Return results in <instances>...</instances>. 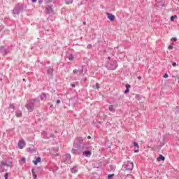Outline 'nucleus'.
I'll use <instances>...</instances> for the list:
<instances>
[{"mask_svg":"<svg viewBox=\"0 0 179 179\" xmlns=\"http://www.w3.org/2000/svg\"><path fill=\"white\" fill-rule=\"evenodd\" d=\"M87 139H92V136H87Z\"/></svg>","mask_w":179,"mask_h":179,"instance_id":"52","label":"nucleus"},{"mask_svg":"<svg viewBox=\"0 0 179 179\" xmlns=\"http://www.w3.org/2000/svg\"><path fill=\"white\" fill-rule=\"evenodd\" d=\"M164 160H166V157H164V156L160 155L158 157H157V161L158 162H164Z\"/></svg>","mask_w":179,"mask_h":179,"instance_id":"21","label":"nucleus"},{"mask_svg":"<svg viewBox=\"0 0 179 179\" xmlns=\"http://www.w3.org/2000/svg\"><path fill=\"white\" fill-rule=\"evenodd\" d=\"M78 155H79V148H77V149L73 148L71 150V153H73V155H76V153H78Z\"/></svg>","mask_w":179,"mask_h":179,"instance_id":"24","label":"nucleus"},{"mask_svg":"<svg viewBox=\"0 0 179 179\" xmlns=\"http://www.w3.org/2000/svg\"><path fill=\"white\" fill-rule=\"evenodd\" d=\"M38 171H40V173H41V171H43V167L40 166V167H37V168L31 169V173H32L34 179H37V173Z\"/></svg>","mask_w":179,"mask_h":179,"instance_id":"8","label":"nucleus"},{"mask_svg":"<svg viewBox=\"0 0 179 179\" xmlns=\"http://www.w3.org/2000/svg\"><path fill=\"white\" fill-rule=\"evenodd\" d=\"M83 24H86V22H83Z\"/></svg>","mask_w":179,"mask_h":179,"instance_id":"56","label":"nucleus"},{"mask_svg":"<svg viewBox=\"0 0 179 179\" xmlns=\"http://www.w3.org/2000/svg\"><path fill=\"white\" fill-rule=\"evenodd\" d=\"M27 152L29 153H36V148L34 145H30L29 148H27Z\"/></svg>","mask_w":179,"mask_h":179,"instance_id":"13","label":"nucleus"},{"mask_svg":"<svg viewBox=\"0 0 179 179\" xmlns=\"http://www.w3.org/2000/svg\"><path fill=\"white\" fill-rule=\"evenodd\" d=\"M73 58H74L73 55H69V61H73Z\"/></svg>","mask_w":179,"mask_h":179,"instance_id":"30","label":"nucleus"},{"mask_svg":"<svg viewBox=\"0 0 179 179\" xmlns=\"http://www.w3.org/2000/svg\"><path fill=\"white\" fill-rule=\"evenodd\" d=\"M71 154H65V155L63 157V162L66 164H69L71 163Z\"/></svg>","mask_w":179,"mask_h":179,"instance_id":"9","label":"nucleus"},{"mask_svg":"<svg viewBox=\"0 0 179 179\" xmlns=\"http://www.w3.org/2000/svg\"><path fill=\"white\" fill-rule=\"evenodd\" d=\"M172 65H173V66H177V63L173 62V63H172Z\"/></svg>","mask_w":179,"mask_h":179,"instance_id":"42","label":"nucleus"},{"mask_svg":"<svg viewBox=\"0 0 179 179\" xmlns=\"http://www.w3.org/2000/svg\"><path fill=\"white\" fill-rule=\"evenodd\" d=\"M21 162H23V163H26V158L25 157H22L21 159Z\"/></svg>","mask_w":179,"mask_h":179,"instance_id":"37","label":"nucleus"},{"mask_svg":"<svg viewBox=\"0 0 179 179\" xmlns=\"http://www.w3.org/2000/svg\"><path fill=\"white\" fill-rule=\"evenodd\" d=\"M161 6L164 7V6H166V4H162Z\"/></svg>","mask_w":179,"mask_h":179,"instance_id":"54","label":"nucleus"},{"mask_svg":"<svg viewBox=\"0 0 179 179\" xmlns=\"http://www.w3.org/2000/svg\"><path fill=\"white\" fill-rule=\"evenodd\" d=\"M71 87H76V85L75 84H71Z\"/></svg>","mask_w":179,"mask_h":179,"instance_id":"49","label":"nucleus"},{"mask_svg":"<svg viewBox=\"0 0 179 179\" xmlns=\"http://www.w3.org/2000/svg\"><path fill=\"white\" fill-rule=\"evenodd\" d=\"M177 17V15H172L171 17V22H173L174 19H176Z\"/></svg>","mask_w":179,"mask_h":179,"instance_id":"33","label":"nucleus"},{"mask_svg":"<svg viewBox=\"0 0 179 179\" xmlns=\"http://www.w3.org/2000/svg\"><path fill=\"white\" fill-rule=\"evenodd\" d=\"M26 146V143L24 140L22 139L18 142V148L19 149H23L24 147Z\"/></svg>","mask_w":179,"mask_h":179,"instance_id":"14","label":"nucleus"},{"mask_svg":"<svg viewBox=\"0 0 179 179\" xmlns=\"http://www.w3.org/2000/svg\"><path fill=\"white\" fill-rule=\"evenodd\" d=\"M52 150H54V152H55V153H57V152H58V150H59V149L57 147L53 148Z\"/></svg>","mask_w":179,"mask_h":179,"instance_id":"34","label":"nucleus"},{"mask_svg":"<svg viewBox=\"0 0 179 179\" xmlns=\"http://www.w3.org/2000/svg\"><path fill=\"white\" fill-rule=\"evenodd\" d=\"M164 78H169V74L165 73V74L164 75Z\"/></svg>","mask_w":179,"mask_h":179,"instance_id":"43","label":"nucleus"},{"mask_svg":"<svg viewBox=\"0 0 179 179\" xmlns=\"http://www.w3.org/2000/svg\"><path fill=\"white\" fill-rule=\"evenodd\" d=\"M135 153H138L139 152V149L138 148L137 150H134Z\"/></svg>","mask_w":179,"mask_h":179,"instance_id":"44","label":"nucleus"},{"mask_svg":"<svg viewBox=\"0 0 179 179\" xmlns=\"http://www.w3.org/2000/svg\"><path fill=\"white\" fill-rule=\"evenodd\" d=\"M83 155L85 156V157H90L92 156V148H89L86 151L83 152Z\"/></svg>","mask_w":179,"mask_h":179,"instance_id":"12","label":"nucleus"},{"mask_svg":"<svg viewBox=\"0 0 179 179\" xmlns=\"http://www.w3.org/2000/svg\"><path fill=\"white\" fill-rule=\"evenodd\" d=\"M0 52L2 55H8L10 52V50L6 49L5 46H0Z\"/></svg>","mask_w":179,"mask_h":179,"instance_id":"10","label":"nucleus"},{"mask_svg":"<svg viewBox=\"0 0 179 179\" xmlns=\"http://www.w3.org/2000/svg\"><path fill=\"white\" fill-rule=\"evenodd\" d=\"M71 173H78V168L76 166H74L71 169Z\"/></svg>","mask_w":179,"mask_h":179,"instance_id":"26","label":"nucleus"},{"mask_svg":"<svg viewBox=\"0 0 179 179\" xmlns=\"http://www.w3.org/2000/svg\"><path fill=\"white\" fill-rule=\"evenodd\" d=\"M54 107L53 105H50V108H52Z\"/></svg>","mask_w":179,"mask_h":179,"instance_id":"55","label":"nucleus"},{"mask_svg":"<svg viewBox=\"0 0 179 179\" xmlns=\"http://www.w3.org/2000/svg\"><path fill=\"white\" fill-rule=\"evenodd\" d=\"M95 89H99V83H96V87Z\"/></svg>","mask_w":179,"mask_h":179,"instance_id":"51","label":"nucleus"},{"mask_svg":"<svg viewBox=\"0 0 179 179\" xmlns=\"http://www.w3.org/2000/svg\"><path fill=\"white\" fill-rule=\"evenodd\" d=\"M117 107L118 105H115V106H113V105H110L109 106V110L111 111L112 113H114L115 111V109H114V107Z\"/></svg>","mask_w":179,"mask_h":179,"instance_id":"23","label":"nucleus"},{"mask_svg":"<svg viewBox=\"0 0 179 179\" xmlns=\"http://www.w3.org/2000/svg\"><path fill=\"white\" fill-rule=\"evenodd\" d=\"M54 134L51 133H47V131H43L42 133V137L44 139H50V138H53Z\"/></svg>","mask_w":179,"mask_h":179,"instance_id":"11","label":"nucleus"},{"mask_svg":"<svg viewBox=\"0 0 179 179\" xmlns=\"http://www.w3.org/2000/svg\"><path fill=\"white\" fill-rule=\"evenodd\" d=\"M24 9V4H20V3H17L13 10V15L14 16H16V15H20V12H23Z\"/></svg>","mask_w":179,"mask_h":179,"instance_id":"2","label":"nucleus"},{"mask_svg":"<svg viewBox=\"0 0 179 179\" xmlns=\"http://www.w3.org/2000/svg\"><path fill=\"white\" fill-rule=\"evenodd\" d=\"M61 103V100L60 99H58L57 101V104H59Z\"/></svg>","mask_w":179,"mask_h":179,"instance_id":"47","label":"nucleus"},{"mask_svg":"<svg viewBox=\"0 0 179 179\" xmlns=\"http://www.w3.org/2000/svg\"><path fill=\"white\" fill-rule=\"evenodd\" d=\"M108 19L110 20V22H114L115 20V15L110 14V13H107Z\"/></svg>","mask_w":179,"mask_h":179,"instance_id":"16","label":"nucleus"},{"mask_svg":"<svg viewBox=\"0 0 179 179\" xmlns=\"http://www.w3.org/2000/svg\"><path fill=\"white\" fill-rule=\"evenodd\" d=\"M3 27H4L3 25H2V24L0 25V31L3 29Z\"/></svg>","mask_w":179,"mask_h":179,"instance_id":"41","label":"nucleus"},{"mask_svg":"<svg viewBox=\"0 0 179 179\" xmlns=\"http://www.w3.org/2000/svg\"><path fill=\"white\" fill-rule=\"evenodd\" d=\"M53 12H54V10H52V6H49L46 8V13H48V15H50V13H52Z\"/></svg>","mask_w":179,"mask_h":179,"instance_id":"18","label":"nucleus"},{"mask_svg":"<svg viewBox=\"0 0 179 179\" xmlns=\"http://www.w3.org/2000/svg\"><path fill=\"white\" fill-rule=\"evenodd\" d=\"M119 100H121L122 99H124V96L122 95H120L119 97H118Z\"/></svg>","mask_w":179,"mask_h":179,"instance_id":"40","label":"nucleus"},{"mask_svg":"<svg viewBox=\"0 0 179 179\" xmlns=\"http://www.w3.org/2000/svg\"><path fill=\"white\" fill-rule=\"evenodd\" d=\"M169 50H173V43H171L169 47H168Z\"/></svg>","mask_w":179,"mask_h":179,"instance_id":"36","label":"nucleus"},{"mask_svg":"<svg viewBox=\"0 0 179 179\" xmlns=\"http://www.w3.org/2000/svg\"><path fill=\"white\" fill-rule=\"evenodd\" d=\"M40 99L42 101L47 100V94L44 93L41 94L40 96Z\"/></svg>","mask_w":179,"mask_h":179,"instance_id":"22","label":"nucleus"},{"mask_svg":"<svg viewBox=\"0 0 179 179\" xmlns=\"http://www.w3.org/2000/svg\"><path fill=\"white\" fill-rule=\"evenodd\" d=\"M46 3H51V0H45Z\"/></svg>","mask_w":179,"mask_h":179,"instance_id":"39","label":"nucleus"},{"mask_svg":"<svg viewBox=\"0 0 179 179\" xmlns=\"http://www.w3.org/2000/svg\"><path fill=\"white\" fill-rule=\"evenodd\" d=\"M108 59H109V61H111V57H108Z\"/></svg>","mask_w":179,"mask_h":179,"instance_id":"53","label":"nucleus"},{"mask_svg":"<svg viewBox=\"0 0 179 179\" xmlns=\"http://www.w3.org/2000/svg\"><path fill=\"white\" fill-rule=\"evenodd\" d=\"M32 3H36L37 2V0H31Z\"/></svg>","mask_w":179,"mask_h":179,"instance_id":"45","label":"nucleus"},{"mask_svg":"<svg viewBox=\"0 0 179 179\" xmlns=\"http://www.w3.org/2000/svg\"><path fill=\"white\" fill-rule=\"evenodd\" d=\"M87 48H92V44H89V45H87Z\"/></svg>","mask_w":179,"mask_h":179,"instance_id":"48","label":"nucleus"},{"mask_svg":"<svg viewBox=\"0 0 179 179\" xmlns=\"http://www.w3.org/2000/svg\"><path fill=\"white\" fill-rule=\"evenodd\" d=\"M113 177H114V174H109L108 176V179H112L113 178Z\"/></svg>","mask_w":179,"mask_h":179,"instance_id":"35","label":"nucleus"},{"mask_svg":"<svg viewBox=\"0 0 179 179\" xmlns=\"http://www.w3.org/2000/svg\"><path fill=\"white\" fill-rule=\"evenodd\" d=\"M41 162V157H38L36 160L33 161V163L34 164H35V166H37V164H38V163H40Z\"/></svg>","mask_w":179,"mask_h":179,"instance_id":"19","label":"nucleus"},{"mask_svg":"<svg viewBox=\"0 0 179 179\" xmlns=\"http://www.w3.org/2000/svg\"><path fill=\"white\" fill-rule=\"evenodd\" d=\"M109 179H110V178H109Z\"/></svg>","mask_w":179,"mask_h":179,"instance_id":"59","label":"nucleus"},{"mask_svg":"<svg viewBox=\"0 0 179 179\" xmlns=\"http://www.w3.org/2000/svg\"><path fill=\"white\" fill-rule=\"evenodd\" d=\"M10 108H13V110H15L16 108L15 107V103H10Z\"/></svg>","mask_w":179,"mask_h":179,"instance_id":"31","label":"nucleus"},{"mask_svg":"<svg viewBox=\"0 0 179 179\" xmlns=\"http://www.w3.org/2000/svg\"><path fill=\"white\" fill-rule=\"evenodd\" d=\"M65 3L66 5H71V3H73V0H65Z\"/></svg>","mask_w":179,"mask_h":179,"instance_id":"27","label":"nucleus"},{"mask_svg":"<svg viewBox=\"0 0 179 179\" xmlns=\"http://www.w3.org/2000/svg\"><path fill=\"white\" fill-rule=\"evenodd\" d=\"M5 166H6V167H10L12 163L8 162L6 160L1 161L0 164V173H3L5 171Z\"/></svg>","mask_w":179,"mask_h":179,"instance_id":"5","label":"nucleus"},{"mask_svg":"<svg viewBox=\"0 0 179 179\" xmlns=\"http://www.w3.org/2000/svg\"><path fill=\"white\" fill-rule=\"evenodd\" d=\"M9 176H10V173H6L4 174L5 179H8Z\"/></svg>","mask_w":179,"mask_h":179,"instance_id":"29","label":"nucleus"},{"mask_svg":"<svg viewBox=\"0 0 179 179\" xmlns=\"http://www.w3.org/2000/svg\"><path fill=\"white\" fill-rule=\"evenodd\" d=\"M129 89H131V85L129 84H127L124 94H128V93H129Z\"/></svg>","mask_w":179,"mask_h":179,"instance_id":"20","label":"nucleus"},{"mask_svg":"<svg viewBox=\"0 0 179 179\" xmlns=\"http://www.w3.org/2000/svg\"><path fill=\"white\" fill-rule=\"evenodd\" d=\"M178 80H179V76L177 77Z\"/></svg>","mask_w":179,"mask_h":179,"instance_id":"57","label":"nucleus"},{"mask_svg":"<svg viewBox=\"0 0 179 179\" xmlns=\"http://www.w3.org/2000/svg\"><path fill=\"white\" fill-rule=\"evenodd\" d=\"M133 146H134V148H135V149H136V148H137V149H139V145L138 144V143H136V142H133Z\"/></svg>","mask_w":179,"mask_h":179,"instance_id":"28","label":"nucleus"},{"mask_svg":"<svg viewBox=\"0 0 179 179\" xmlns=\"http://www.w3.org/2000/svg\"><path fill=\"white\" fill-rule=\"evenodd\" d=\"M24 81H25L26 80L23 79Z\"/></svg>","mask_w":179,"mask_h":179,"instance_id":"58","label":"nucleus"},{"mask_svg":"<svg viewBox=\"0 0 179 179\" xmlns=\"http://www.w3.org/2000/svg\"><path fill=\"white\" fill-rule=\"evenodd\" d=\"M92 147H90V144H83L82 145L79 146L78 150H79V155L80 153H83V152H85L90 149Z\"/></svg>","mask_w":179,"mask_h":179,"instance_id":"7","label":"nucleus"},{"mask_svg":"<svg viewBox=\"0 0 179 179\" xmlns=\"http://www.w3.org/2000/svg\"><path fill=\"white\" fill-rule=\"evenodd\" d=\"M172 41H177V38L173 37L171 38Z\"/></svg>","mask_w":179,"mask_h":179,"instance_id":"38","label":"nucleus"},{"mask_svg":"<svg viewBox=\"0 0 179 179\" xmlns=\"http://www.w3.org/2000/svg\"><path fill=\"white\" fill-rule=\"evenodd\" d=\"M83 145V137H77L75 139L73 146L76 149H78L79 146H82Z\"/></svg>","mask_w":179,"mask_h":179,"instance_id":"6","label":"nucleus"},{"mask_svg":"<svg viewBox=\"0 0 179 179\" xmlns=\"http://www.w3.org/2000/svg\"><path fill=\"white\" fill-rule=\"evenodd\" d=\"M47 69V74L49 76H52L53 73H54V69L50 66L46 67Z\"/></svg>","mask_w":179,"mask_h":179,"instance_id":"15","label":"nucleus"},{"mask_svg":"<svg viewBox=\"0 0 179 179\" xmlns=\"http://www.w3.org/2000/svg\"><path fill=\"white\" fill-rule=\"evenodd\" d=\"M107 69L108 71H115L117 68H118V64L117 63V60H110L108 62L106 65Z\"/></svg>","mask_w":179,"mask_h":179,"instance_id":"3","label":"nucleus"},{"mask_svg":"<svg viewBox=\"0 0 179 179\" xmlns=\"http://www.w3.org/2000/svg\"><path fill=\"white\" fill-rule=\"evenodd\" d=\"M36 103H40V99H38V98L29 99V101H27L25 107L27 110H28L29 113H31L33 110H34V107Z\"/></svg>","mask_w":179,"mask_h":179,"instance_id":"1","label":"nucleus"},{"mask_svg":"<svg viewBox=\"0 0 179 179\" xmlns=\"http://www.w3.org/2000/svg\"><path fill=\"white\" fill-rule=\"evenodd\" d=\"M117 48L119 50L120 54H122V52H125V48H120L119 46H117Z\"/></svg>","mask_w":179,"mask_h":179,"instance_id":"25","label":"nucleus"},{"mask_svg":"<svg viewBox=\"0 0 179 179\" xmlns=\"http://www.w3.org/2000/svg\"><path fill=\"white\" fill-rule=\"evenodd\" d=\"M134 169V163L127 161L124 163L122 165V170L123 171H131V170Z\"/></svg>","mask_w":179,"mask_h":179,"instance_id":"4","label":"nucleus"},{"mask_svg":"<svg viewBox=\"0 0 179 179\" xmlns=\"http://www.w3.org/2000/svg\"><path fill=\"white\" fill-rule=\"evenodd\" d=\"M138 80H142V76H139L138 77Z\"/></svg>","mask_w":179,"mask_h":179,"instance_id":"46","label":"nucleus"},{"mask_svg":"<svg viewBox=\"0 0 179 179\" xmlns=\"http://www.w3.org/2000/svg\"><path fill=\"white\" fill-rule=\"evenodd\" d=\"M73 73H76L77 72H80V73H82V72H83V69H82L81 71H78V70H73Z\"/></svg>","mask_w":179,"mask_h":179,"instance_id":"32","label":"nucleus"},{"mask_svg":"<svg viewBox=\"0 0 179 179\" xmlns=\"http://www.w3.org/2000/svg\"><path fill=\"white\" fill-rule=\"evenodd\" d=\"M15 116L17 117V118H22V117H23V113H22V110H16L15 111Z\"/></svg>","mask_w":179,"mask_h":179,"instance_id":"17","label":"nucleus"},{"mask_svg":"<svg viewBox=\"0 0 179 179\" xmlns=\"http://www.w3.org/2000/svg\"><path fill=\"white\" fill-rule=\"evenodd\" d=\"M38 3H43V0H38Z\"/></svg>","mask_w":179,"mask_h":179,"instance_id":"50","label":"nucleus"}]
</instances>
